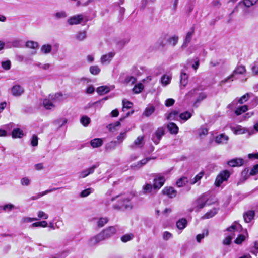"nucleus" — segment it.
Wrapping results in <instances>:
<instances>
[{
	"label": "nucleus",
	"mask_w": 258,
	"mask_h": 258,
	"mask_svg": "<svg viewBox=\"0 0 258 258\" xmlns=\"http://www.w3.org/2000/svg\"><path fill=\"white\" fill-rule=\"evenodd\" d=\"M32 227H46L47 226V223L45 221L37 222L34 223L31 225Z\"/></svg>",
	"instance_id": "864d4df0"
},
{
	"label": "nucleus",
	"mask_w": 258,
	"mask_h": 258,
	"mask_svg": "<svg viewBox=\"0 0 258 258\" xmlns=\"http://www.w3.org/2000/svg\"><path fill=\"white\" fill-rule=\"evenodd\" d=\"M98 166V165H93L90 168L86 169L79 173L80 178H85L94 172L95 169Z\"/></svg>",
	"instance_id": "ddd939ff"
},
{
	"label": "nucleus",
	"mask_w": 258,
	"mask_h": 258,
	"mask_svg": "<svg viewBox=\"0 0 258 258\" xmlns=\"http://www.w3.org/2000/svg\"><path fill=\"white\" fill-rule=\"evenodd\" d=\"M38 140V137L36 135H33L31 139V145L34 147L37 146Z\"/></svg>",
	"instance_id": "052dcab7"
},
{
	"label": "nucleus",
	"mask_w": 258,
	"mask_h": 258,
	"mask_svg": "<svg viewBox=\"0 0 258 258\" xmlns=\"http://www.w3.org/2000/svg\"><path fill=\"white\" fill-rule=\"evenodd\" d=\"M134 238V235L132 233L126 234L121 237V240L122 242L125 243L131 240Z\"/></svg>",
	"instance_id": "37998d69"
},
{
	"label": "nucleus",
	"mask_w": 258,
	"mask_h": 258,
	"mask_svg": "<svg viewBox=\"0 0 258 258\" xmlns=\"http://www.w3.org/2000/svg\"><path fill=\"white\" fill-rule=\"evenodd\" d=\"M126 136V132H121L119 135L117 137V141H116L118 144L121 143L123 140L125 138Z\"/></svg>",
	"instance_id": "13d9d810"
},
{
	"label": "nucleus",
	"mask_w": 258,
	"mask_h": 258,
	"mask_svg": "<svg viewBox=\"0 0 258 258\" xmlns=\"http://www.w3.org/2000/svg\"><path fill=\"white\" fill-rule=\"evenodd\" d=\"M90 144L93 148H98L103 144V140L100 138H94L91 140Z\"/></svg>",
	"instance_id": "bb28decb"
},
{
	"label": "nucleus",
	"mask_w": 258,
	"mask_h": 258,
	"mask_svg": "<svg viewBox=\"0 0 258 258\" xmlns=\"http://www.w3.org/2000/svg\"><path fill=\"white\" fill-rule=\"evenodd\" d=\"M255 216V212L252 210H249L243 214V218L245 222H250Z\"/></svg>",
	"instance_id": "412c9836"
},
{
	"label": "nucleus",
	"mask_w": 258,
	"mask_h": 258,
	"mask_svg": "<svg viewBox=\"0 0 258 258\" xmlns=\"http://www.w3.org/2000/svg\"><path fill=\"white\" fill-rule=\"evenodd\" d=\"M11 91L14 96L19 97L24 93V89L20 85H15L11 88Z\"/></svg>",
	"instance_id": "f8f14e48"
},
{
	"label": "nucleus",
	"mask_w": 258,
	"mask_h": 258,
	"mask_svg": "<svg viewBox=\"0 0 258 258\" xmlns=\"http://www.w3.org/2000/svg\"><path fill=\"white\" fill-rule=\"evenodd\" d=\"M153 186L150 183H147L143 186V193L148 194L151 192Z\"/></svg>",
	"instance_id": "a18cd8bd"
},
{
	"label": "nucleus",
	"mask_w": 258,
	"mask_h": 258,
	"mask_svg": "<svg viewBox=\"0 0 258 258\" xmlns=\"http://www.w3.org/2000/svg\"><path fill=\"white\" fill-rule=\"evenodd\" d=\"M84 20V16L82 14H78L71 17L68 20V23L71 25H77L81 23Z\"/></svg>",
	"instance_id": "9d476101"
},
{
	"label": "nucleus",
	"mask_w": 258,
	"mask_h": 258,
	"mask_svg": "<svg viewBox=\"0 0 258 258\" xmlns=\"http://www.w3.org/2000/svg\"><path fill=\"white\" fill-rule=\"evenodd\" d=\"M171 77L169 76L164 75L161 77V83L164 85H167L169 84Z\"/></svg>",
	"instance_id": "603ef678"
},
{
	"label": "nucleus",
	"mask_w": 258,
	"mask_h": 258,
	"mask_svg": "<svg viewBox=\"0 0 258 258\" xmlns=\"http://www.w3.org/2000/svg\"><path fill=\"white\" fill-rule=\"evenodd\" d=\"M188 182L187 178L182 176L177 180L176 184L178 187H183Z\"/></svg>",
	"instance_id": "473e14b6"
},
{
	"label": "nucleus",
	"mask_w": 258,
	"mask_h": 258,
	"mask_svg": "<svg viewBox=\"0 0 258 258\" xmlns=\"http://www.w3.org/2000/svg\"><path fill=\"white\" fill-rule=\"evenodd\" d=\"M192 116V114L188 111H185L183 113L180 114L179 119L183 120L184 121H187Z\"/></svg>",
	"instance_id": "ea45409f"
},
{
	"label": "nucleus",
	"mask_w": 258,
	"mask_h": 258,
	"mask_svg": "<svg viewBox=\"0 0 258 258\" xmlns=\"http://www.w3.org/2000/svg\"><path fill=\"white\" fill-rule=\"evenodd\" d=\"M109 219L107 217L100 218L97 222V226L99 227H102L108 223Z\"/></svg>",
	"instance_id": "49530a36"
},
{
	"label": "nucleus",
	"mask_w": 258,
	"mask_h": 258,
	"mask_svg": "<svg viewBox=\"0 0 258 258\" xmlns=\"http://www.w3.org/2000/svg\"><path fill=\"white\" fill-rule=\"evenodd\" d=\"M86 32L85 31H79L76 34V38L79 41H82L86 38Z\"/></svg>",
	"instance_id": "a19ab883"
},
{
	"label": "nucleus",
	"mask_w": 258,
	"mask_h": 258,
	"mask_svg": "<svg viewBox=\"0 0 258 258\" xmlns=\"http://www.w3.org/2000/svg\"><path fill=\"white\" fill-rule=\"evenodd\" d=\"M195 32V28L192 27L189 31L187 33L184 41V44H188L192 38V37Z\"/></svg>",
	"instance_id": "393cba45"
},
{
	"label": "nucleus",
	"mask_w": 258,
	"mask_h": 258,
	"mask_svg": "<svg viewBox=\"0 0 258 258\" xmlns=\"http://www.w3.org/2000/svg\"><path fill=\"white\" fill-rule=\"evenodd\" d=\"M167 127L169 132L172 134L176 135L178 132V127L176 124L173 122H170L167 124Z\"/></svg>",
	"instance_id": "b1692460"
},
{
	"label": "nucleus",
	"mask_w": 258,
	"mask_h": 258,
	"mask_svg": "<svg viewBox=\"0 0 258 258\" xmlns=\"http://www.w3.org/2000/svg\"><path fill=\"white\" fill-rule=\"evenodd\" d=\"M244 163V160L242 158H234L228 162V164L231 167L242 166Z\"/></svg>",
	"instance_id": "6ab92c4d"
},
{
	"label": "nucleus",
	"mask_w": 258,
	"mask_h": 258,
	"mask_svg": "<svg viewBox=\"0 0 258 258\" xmlns=\"http://www.w3.org/2000/svg\"><path fill=\"white\" fill-rule=\"evenodd\" d=\"M133 106L132 103L126 99L122 100V111H125L126 109L131 108Z\"/></svg>",
	"instance_id": "c03bdc74"
},
{
	"label": "nucleus",
	"mask_w": 258,
	"mask_h": 258,
	"mask_svg": "<svg viewBox=\"0 0 258 258\" xmlns=\"http://www.w3.org/2000/svg\"><path fill=\"white\" fill-rule=\"evenodd\" d=\"M38 217L39 218L43 219H47L48 218V215L42 211H38Z\"/></svg>",
	"instance_id": "338daca9"
},
{
	"label": "nucleus",
	"mask_w": 258,
	"mask_h": 258,
	"mask_svg": "<svg viewBox=\"0 0 258 258\" xmlns=\"http://www.w3.org/2000/svg\"><path fill=\"white\" fill-rule=\"evenodd\" d=\"M194 6L195 4L194 2H190L188 3L186 6V12L188 14H190L191 13L194 9Z\"/></svg>",
	"instance_id": "bf43d9fd"
},
{
	"label": "nucleus",
	"mask_w": 258,
	"mask_h": 258,
	"mask_svg": "<svg viewBox=\"0 0 258 258\" xmlns=\"http://www.w3.org/2000/svg\"><path fill=\"white\" fill-rule=\"evenodd\" d=\"M110 91V88L107 86H102L98 87L96 92L99 95H103L108 93Z\"/></svg>",
	"instance_id": "cd10ccee"
},
{
	"label": "nucleus",
	"mask_w": 258,
	"mask_h": 258,
	"mask_svg": "<svg viewBox=\"0 0 258 258\" xmlns=\"http://www.w3.org/2000/svg\"><path fill=\"white\" fill-rule=\"evenodd\" d=\"M30 180L27 177H23L21 179V184L23 186H28L30 184Z\"/></svg>",
	"instance_id": "e2e57ef3"
},
{
	"label": "nucleus",
	"mask_w": 258,
	"mask_h": 258,
	"mask_svg": "<svg viewBox=\"0 0 258 258\" xmlns=\"http://www.w3.org/2000/svg\"><path fill=\"white\" fill-rule=\"evenodd\" d=\"M155 158L148 157L142 159V160L138 162L136 164H134L131 166V167L134 169H139L143 166L145 165L151 159H154Z\"/></svg>",
	"instance_id": "a211bd4d"
},
{
	"label": "nucleus",
	"mask_w": 258,
	"mask_h": 258,
	"mask_svg": "<svg viewBox=\"0 0 258 258\" xmlns=\"http://www.w3.org/2000/svg\"><path fill=\"white\" fill-rule=\"evenodd\" d=\"M155 111V108L153 106H148L145 110L143 114L148 117L150 116Z\"/></svg>",
	"instance_id": "79ce46f5"
},
{
	"label": "nucleus",
	"mask_w": 258,
	"mask_h": 258,
	"mask_svg": "<svg viewBox=\"0 0 258 258\" xmlns=\"http://www.w3.org/2000/svg\"><path fill=\"white\" fill-rule=\"evenodd\" d=\"M67 122V119L66 118H59L54 121V124L55 126L60 128L66 124Z\"/></svg>",
	"instance_id": "c9c22d12"
},
{
	"label": "nucleus",
	"mask_w": 258,
	"mask_h": 258,
	"mask_svg": "<svg viewBox=\"0 0 258 258\" xmlns=\"http://www.w3.org/2000/svg\"><path fill=\"white\" fill-rule=\"evenodd\" d=\"M249 98V94L247 93L244 95H243L241 98H240L237 101L234 100L232 104H234L235 102L236 104L237 102L243 104L244 102H246Z\"/></svg>",
	"instance_id": "8fccbe9b"
},
{
	"label": "nucleus",
	"mask_w": 258,
	"mask_h": 258,
	"mask_svg": "<svg viewBox=\"0 0 258 258\" xmlns=\"http://www.w3.org/2000/svg\"><path fill=\"white\" fill-rule=\"evenodd\" d=\"M80 121L84 126H87L90 122V119L86 116H84L81 118Z\"/></svg>",
	"instance_id": "6e6d98bb"
},
{
	"label": "nucleus",
	"mask_w": 258,
	"mask_h": 258,
	"mask_svg": "<svg viewBox=\"0 0 258 258\" xmlns=\"http://www.w3.org/2000/svg\"><path fill=\"white\" fill-rule=\"evenodd\" d=\"M144 88L143 84L141 83L136 84L133 89V91L135 93L138 94L141 92Z\"/></svg>",
	"instance_id": "de8ad7c7"
},
{
	"label": "nucleus",
	"mask_w": 258,
	"mask_h": 258,
	"mask_svg": "<svg viewBox=\"0 0 258 258\" xmlns=\"http://www.w3.org/2000/svg\"><path fill=\"white\" fill-rule=\"evenodd\" d=\"M2 67L4 69L9 70L11 68V61L10 60L2 61Z\"/></svg>",
	"instance_id": "680f3d73"
},
{
	"label": "nucleus",
	"mask_w": 258,
	"mask_h": 258,
	"mask_svg": "<svg viewBox=\"0 0 258 258\" xmlns=\"http://www.w3.org/2000/svg\"><path fill=\"white\" fill-rule=\"evenodd\" d=\"M118 206H114V209L131 210L133 208V205L130 202V199L126 197H121L119 199V203Z\"/></svg>",
	"instance_id": "20e7f679"
},
{
	"label": "nucleus",
	"mask_w": 258,
	"mask_h": 258,
	"mask_svg": "<svg viewBox=\"0 0 258 258\" xmlns=\"http://www.w3.org/2000/svg\"><path fill=\"white\" fill-rule=\"evenodd\" d=\"M246 69L244 66H238L233 71L232 74L227 78L219 82V85L222 86L223 84L227 82L230 79L233 78L236 74H244L246 72Z\"/></svg>",
	"instance_id": "39448f33"
},
{
	"label": "nucleus",
	"mask_w": 258,
	"mask_h": 258,
	"mask_svg": "<svg viewBox=\"0 0 258 258\" xmlns=\"http://www.w3.org/2000/svg\"><path fill=\"white\" fill-rule=\"evenodd\" d=\"M49 96V98L51 99V101H53L55 105L64 100L63 95L61 93H56L54 94H50Z\"/></svg>",
	"instance_id": "dca6fc26"
},
{
	"label": "nucleus",
	"mask_w": 258,
	"mask_h": 258,
	"mask_svg": "<svg viewBox=\"0 0 258 258\" xmlns=\"http://www.w3.org/2000/svg\"><path fill=\"white\" fill-rule=\"evenodd\" d=\"M22 41L20 39H14L11 42V45L14 47H22Z\"/></svg>",
	"instance_id": "4d7b16f0"
},
{
	"label": "nucleus",
	"mask_w": 258,
	"mask_h": 258,
	"mask_svg": "<svg viewBox=\"0 0 258 258\" xmlns=\"http://www.w3.org/2000/svg\"><path fill=\"white\" fill-rule=\"evenodd\" d=\"M114 55L115 53L113 52H110L107 54L103 55L100 58V62L102 64H108Z\"/></svg>",
	"instance_id": "4468645a"
},
{
	"label": "nucleus",
	"mask_w": 258,
	"mask_h": 258,
	"mask_svg": "<svg viewBox=\"0 0 258 258\" xmlns=\"http://www.w3.org/2000/svg\"><path fill=\"white\" fill-rule=\"evenodd\" d=\"M104 240L102 234L101 233H99L97 235L90 238L88 240V244L90 246H93Z\"/></svg>",
	"instance_id": "9b49d317"
},
{
	"label": "nucleus",
	"mask_w": 258,
	"mask_h": 258,
	"mask_svg": "<svg viewBox=\"0 0 258 258\" xmlns=\"http://www.w3.org/2000/svg\"><path fill=\"white\" fill-rule=\"evenodd\" d=\"M162 193L170 198H173L176 197L177 191L172 187H166L163 189Z\"/></svg>",
	"instance_id": "f3484780"
},
{
	"label": "nucleus",
	"mask_w": 258,
	"mask_h": 258,
	"mask_svg": "<svg viewBox=\"0 0 258 258\" xmlns=\"http://www.w3.org/2000/svg\"><path fill=\"white\" fill-rule=\"evenodd\" d=\"M241 226L240 224L237 223L233 224L230 227L227 228V231L233 232V233H231L229 235L226 236L225 238V239L223 240V244L226 245H230L232 239L235 236V234L234 232L236 231H239V230H241Z\"/></svg>",
	"instance_id": "7ed1b4c3"
},
{
	"label": "nucleus",
	"mask_w": 258,
	"mask_h": 258,
	"mask_svg": "<svg viewBox=\"0 0 258 258\" xmlns=\"http://www.w3.org/2000/svg\"><path fill=\"white\" fill-rule=\"evenodd\" d=\"M117 231V226H110L103 230L101 233L104 240L111 237Z\"/></svg>",
	"instance_id": "6e6552de"
},
{
	"label": "nucleus",
	"mask_w": 258,
	"mask_h": 258,
	"mask_svg": "<svg viewBox=\"0 0 258 258\" xmlns=\"http://www.w3.org/2000/svg\"><path fill=\"white\" fill-rule=\"evenodd\" d=\"M232 131L235 135L243 134L246 133L247 130L242 127L241 126L238 125L236 127H232L231 128Z\"/></svg>",
	"instance_id": "c756f323"
},
{
	"label": "nucleus",
	"mask_w": 258,
	"mask_h": 258,
	"mask_svg": "<svg viewBox=\"0 0 258 258\" xmlns=\"http://www.w3.org/2000/svg\"><path fill=\"white\" fill-rule=\"evenodd\" d=\"M43 105L46 109H51L54 108L55 107V104L51 101V99L49 98V96L45 99L43 101Z\"/></svg>",
	"instance_id": "4be33fe9"
},
{
	"label": "nucleus",
	"mask_w": 258,
	"mask_h": 258,
	"mask_svg": "<svg viewBox=\"0 0 258 258\" xmlns=\"http://www.w3.org/2000/svg\"><path fill=\"white\" fill-rule=\"evenodd\" d=\"M164 135V129L163 127H159L155 131L152 140L155 144H158Z\"/></svg>",
	"instance_id": "1a4fd4ad"
},
{
	"label": "nucleus",
	"mask_w": 258,
	"mask_h": 258,
	"mask_svg": "<svg viewBox=\"0 0 258 258\" xmlns=\"http://www.w3.org/2000/svg\"><path fill=\"white\" fill-rule=\"evenodd\" d=\"M253 249L251 250V252L255 255L258 253V241H255L254 243Z\"/></svg>",
	"instance_id": "774afa93"
},
{
	"label": "nucleus",
	"mask_w": 258,
	"mask_h": 258,
	"mask_svg": "<svg viewBox=\"0 0 258 258\" xmlns=\"http://www.w3.org/2000/svg\"><path fill=\"white\" fill-rule=\"evenodd\" d=\"M52 49L51 45L50 44L43 45L41 48V52L45 54L49 53Z\"/></svg>",
	"instance_id": "e433bc0d"
},
{
	"label": "nucleus",
	"mask_w": 258,
	"mask_h": 258,
	"mask_svg": "<svg viewBox=\"0 0 258 258\" xmlns=\"http://www.w3.org/2000/svg\"><path fill=\"white\" fill-rule=\"evenodd\" d=\"M258 0H243L238 3L237 5L234 8L232 13L237 12L238 8H241L244 14L248 13L247 8L253 6L257 2Z\"/></svg>",
	"instance_id": "f03ea898"
},
{
	"label": "nucleus",
	"mask_w": 258,
	"mask_h": 258,
	"mask_svg": "<svg viewBox=\"0 0 258 258\" xmlns=\"http://www.w3.org/2000/svg\"><path fill=\"white\" fill-rule=\"evenodd\" d=\"M178 41V37L176 35H173L169 37L168 40V43L173 46H174L176 45Z\"/></svg>",
	"instance_id": "f704fd0d"
},
{
	"label": "nucleus",
	"mask_w": 258,
	"mask_h": 258,
	"mask_svg": "<svg viewBox=\"0 0 258 258\" xmlns=\"http://www.w3.org/2000/svg\"><path fill=\"white\" fill-rule=\"evenodd\" d=\"M218 209L214 208L213 209L207 212L204 216L201 218L202 219H209L214 216L218 212Z\"/></svg>",
	"instance_id": "5701e85b"
},
{
	"label": "nucleus",
	"mask_w": 258,
	"mask_h": 258,
	"mask_svg": "<svg viewBox=\"0 0 258 258\" xmlns=\"http://www.w3.org/2000/svg\"><path fill=\"white\" fill-rule=\"evenodd\" d=\"M165 177L161 174H156L153 180V188L155 189H160L164 184Z\"/></svg>",
	"instance_id": "0eeeda50"
},
{
	"label": "nucleus",
	"mask_w": 258,
	"mask_h": 258,
	"mask_svg": "<svg viewBox=\"0 0 258 258\" xmlns=\"http://www.w3.org/2000/svg\"><path fill=\"white\" fill-rule=\"evenodd\" d=\"M94 190L91 188H88L87 189H86L84 190H83L80 193V196L81 197H86L89 196L91 193H92Z\"/></svg>",
	"instance_id": "5fc2aeb1"
},
{
	"label": "nucleus",
	"mask_w": 258,
	"mask_h": 258,
	"mask_svg": "<svg viewBox=\"0 0 258 258\" xmlns=\"http://www.w3.org/2000/svg\"><path fill=\"white\" fill-rule=\"evenodd\" d=\"M207 97V95L205 93L202 92L200 93L197 97L196 103L200 102L201 101L203 100Z\"/></svg>",
	"instance_id": "69168bd1"
},
{
	"label": "nucleus",
	"mask_w": 258,
	"mask_h": 258,
	"mask_svg": "<svg viewBox=\"0 0 258 258\" xmlns=\"http://www.w3.org/2000/svg\"><path fill=\"white\" fill-rule=\"evenodd\" d=\"M144 145V136H139L134 141V143L130 145V148L135 149L137 148H141Z\"/></svg>",
	"instance_id": "2eb2a0df"
},
{
	"label": "nucleus",
	"mask_w": 258,
	"mask_h": 258,
	"mask_svg": "<svg viewBox=\"0 0 258 258\" xmlns=\"http://www.w3.org/2000/svg\"><path fill=\"white\" fill-rule=\"evenodd\" d=\"M119 144L117 141H111L107 143L105 146L106 151H111L114 149Z\"/></svg>",
	"instance_id": "2f4dec72"
},
{
	"label": "nucleus",
	"mask_w": 258,
	"mask_h": 258,
	"mask_svg": "<svg viewBox=\"0 0 258 258\" xmlns=\"http://www.w3.org/2000/svg\"><path fill=\"white\" fill-rule=\"evenodd\" d=\"M230 177V173L227 170H224L220 173L217 176L215 184L216 186L219 187L223 183V181H226Z\"/></svg>",
	"instance_id": "423d86ee"
},
{
	"label": "nucleus",
	"mask_w": 258,
	"mask_h": 258,
	"mask_svg": "<svg viewBox=\"0 0 258 258\" xmlns=\"http://www.w3.org/2000/svg\"><path fill=\"white\" fill-rule=\"evenodd\" d=\"M167 119L172 120H179V112L177 111H173L171 112L167 116Z\"/></svg>",
	"instance_id": "c85d7f7f"
},
{
	"label": "nucleus",
	"mask_w": 258,
	"mask_h": 258,
	"mask_svg": "<svg viewBox=\"0 0 258 258\" xmlns=\"http://www.w3.org/2000/svg\"><path fill=\"white\" fill-rule=\"evenodd\" d=\"M209 198V195L207 194H204L201 195L194 203V207L193 209L190 210V212L195 210L196 212H198L201 209L203 208Z\"/></svg>",
	"instance_id": "f257e3e1"
},
{
	"label": "nucleus",
	"mask_w": 258,
	"mask_h": 258,
	"mask_svg": "<svg viewBox=\"0 0 258 258\" xmlns=\"http://www.w3.org/2000/svg\"><path fill=\"white\" fill-rule=\"evenodd\" d=\"M90 72L92 74L97 75L100 73V69L97 65L92 66L90 68Z\"/></svg>",
	"instance_id": "3c124183"
},
{
	"label": "nucleus",
	"mask_w": 258,
	"mask_h": 258,
	"mask_svg": "<svg viewBox=\"0 0 258 258\" xmlns=\"http://www.w3.org/2000/svg\"><path fill=\"white\" fill-rule=\"evenodd\" d=\"M229 140L228 136L224 134H221L215 138V142L218 144H226Z\"/></svg>",
	"instance_id": "aec40b11"
},
{
	"label": "nucleus",
	"mask_w": 258,
	"mask_h": 258,
	"mask_svg": "<svg viewBox=\"0 0 258 258\" xmlns=\"http://www.w3.org/2000/svg\"><path fill=\"white\" fill-rule=\"evenodd\" d=\"M188 76L187 75L183 72H181L180 74V84L183 87H185L187 83Z\"/></svg>",
	"instance_id": "72a5a7b5"
},
{
	"label": "nucleus",
	"mask_w": 258,
	"mask_h": 258,
	"mask_svg": "<svg viewBox=\"0 0 258 258\" xmlns=\"http://www.w3.org/2000/svg\"><path fill=\"white\" fill-rule=\"evenodd\" d=\"M25 45L26 47L35 49L38 48V43L37 42L30 40L26 42Z\"/></svg>",
	"instance_id": "58836bf2"
},
{
	"label": "nucleus",
	"mask_w": 258,
	"mask_h": 258,
	"mask_svg": "<svg viewBox=\"0 0 258 258\" xmlns=\"http://www.w3.org/2000/svg\"><path fill=\"white\" fill-rule=\"evenodd\" d=\"M248 110L247 106V105H244L242 106H241L238 108L235 111V113L237 115H241L242 113L246 112Z\"/></svg>",
	"instance_id": "09e8293b"
},
{
	"label": "nucleus",
	"mask_w": 258,
	"mask_h": 258,
	"mask_svg": "<svg viewBox=\"0 0 258 258\" xmlns=\"http://www.w3.org/2000/svg\"><path fill=\"white\" fill-rule=\"evenodd\" d=\"M24 135L23 131L20 128H15L11 133L13 138H21Z\"/></svg>",
	"instance_id": "a878e982"
},
{
	"label": "nucleus",
	"mask_w": 258,
	"mask_h": 258,
	"mask_svg": "<svg viewBox=\"0 0 258 258\" xmlns=\"http://www.w3.org/2000/svg\"><path fill=\"white\" fill-rule=\"evenodd\" d=\"M245 236L243 235H239L235 240L234 242L236 244H240L245 240Z\"/></svg>",
	"instance_id": "0e129e2a"
},
{
	"label": "nucleus",
	"mask_w": 258,
	"mask_h": 258,
	"mask_svg": "<svg viewBox=\"0 0 258 258\" xmlns=\"http://www.w3.org/2000/svg\"><path fill=\"white\" fill-rule=\"evenodd\" d=\"M187 224V221L185 219L179 220L176 223L177 227L179 229H183Z\"/></svg>",
	"instance_id": "4c0bfd02"
},
{
	"label": "nucleus",
	"mask_w": 258,
	"mask_h": 258,
	"mask_svg": "<svg viewBox=\"0 0 258 258\" xmlns=\"http://www.w3.org/2000/svg\"><path fill=\"white\" fill-rule=\"evenodd\" d=\"M205 174V172L204 171H201L194 178L191 179L189 181V183L190 184H194L200 181L202 178L203 177Z\"/></svg>",
	"instance_id": "7c9ffc66"
}]
</instances>
